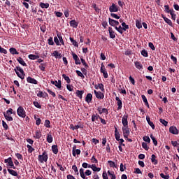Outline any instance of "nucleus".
Here are the masks:
<instances>
[{"label": "nucleus", "mask_w": 179, "mask_h": 179, "mask_svg": "<svg viewBox=\"0 0 179 179\" xmlns=\"http://www.w3.org/2000/svg\"><path fill=\"white\" fill-rule=\"evenodd\" d=\"M15 72L17 75L18 78L22 79H24V71H23V69L20 68V66H16V68L14 69Z\"/></svg>", "instance_id": "f257e3e1"}, {"label": "nucleus", "mask_w": 179, "mask_h": 179, "mask_svg": "<svg viewBox=\"0 0 179 179\" xmlns=\"http://www.w3.org/2000/svg\"><path fill=\"white\" fill-rule=\"evenodd\" d=\"M80 175L81 178L87 179V178H86V176H92V171L87 170L85 172V169H83V168H81L80 169Z\"/></svg>", "instance_id": "f03ea898"}, {"label": "nucleus", "mask_w": 179, "mask_h": 179, "mask_svg": "<svg viewBox=\"0 0 179 179\" xmlns=\"http://www.w3.org/2000/svg\"><path fill=\"white\" fill-rule=\"evenodd\" d=\"M17 115H19V117H22V118L26 117V111H24V109L22 106H20L17 108Z\"/></svg>", "instance_id": "7ed1b4c3"}, {"label": "nucleus", "mask_w": 179, "mask_h": 179, "mask_svg": "<svg viewBox=\"0 0 179 179\" xmlns=\"http://www.w3.org/2000/svg\"><path fill=\"white\" fill-rule=\"evenodd\" d=\"M47 160H48V155H45V152H43L42 155H38V161L41 163H45L47 162Z\"/></svg>", "instance_id": "20e7f679"}, {"label": "nucleus", "mask_w": 179, "mask_h": 179, "mask_svg": "<svg viewBox=\"0 0 179 179\" xmlns=\"http://www.w3.org/2000/svg\"><path fill=\"white\" fill-rule=\"evenodd\" d=\"M122 129L124 138H128V136H129V134H130L129 128H128V126L123 127Z\"/></svg>", "instance_id": "39448f33"}, {"label": "nucleus", "mask_w": 179, "mask_h": 179, "mask_svg": "<svg viewBox=\"0 0 179 179\" xmlns=\"http://www.w3.org/2000/svg\"><path fill=\"white\" fill-rule=\"evenodd\" d=\"M5 163H8V166L11 167V169H15L16 167H15V165L13 164V161H12V158L9 157L8 159H5Z\"/></svg>", "instance_id": "423d86ee"}, {"label": "nucleus", "mask_w": 179, "mask_h": 179, "mask_svg": "<svg viewBox=\"0 0 179 179\" xmlns=\"http://www.w3.org/2000/svg\"><path fill=\"white\" fill-rule=\"evenodd\" d=\"M94 93L96 99H99V100L104 99V94L101 92H97V91L94 90Z\"/></svg>", "instance_id": "0eeeda50"}, {"label": "nucleus", "mask_w": 179, "mask_h": 179, "mask_svg": "<svg viewBox=\"0 0 179 179\" xmlns=\"http://www.w3.org/2000/svg\"><path fill=\"white\" fill-rule=\"evenodd\" d=\"M97 110L99 112V114H106L107 115V114H108V110L106 108H102L101 106L98 107Z\"/></svg>", "instance_id": "6e6552de"}, {"label": "nucleus", "mask_w": 179, "mask_h": 179, "mask_svg": "<svg viewBox=\"0 0 179 179\" xmlns=\"http://www.w3.org/2000/svg\"><path fill=\"white\" fill-rule=\"evenodd\" d=\"M72 55L73 59H74L76 65H80V59H79V57H78V55L76 53H72Z\"/></svg>", "instance_id": "1a4fd4ad"}, {"label": "nucleus", "mask_w": 179, "mask_h": 179, "mask_svg": "<svg viewBox=\"0 0 179 179\" xmlns=\"http://www.w3.org/2000/svg\"><path fill=\"white\" fill-rule=\"evenodd\" d=\"M169 132L173 134V135H178V129L174 126H172L169 128Z\"/></svg>", "instance_id": "9d476101"}, {"label": "nucleus", "mask_w": 179, "mask_h": 179, "mask_svg": "<svg viewBox=\"0 0 179 179\" xmlns=\"http://www.w3.org/2000/svg\"><path fill=\"white\" fill-rule=\"evenodd\" d=\"M110 12H118V6H115L114 3H112L111 6L109 7Z\"/></svg>", "instance_id": "9b49d317"}, {"label": "nucleus", "mask_w": 179, "mask_h": 179, "mask_svg": "<svg viewBox=\"0 0 179 179\" xmlns=\"http://www.w3.org/2000/svg\"><path fill=\"white\" fill-rule=\"evenodd\" d=\"M123 127H128V115H124L122 119Z\"/></svg>", "instance_id": "f8f14e48"}, {"label": "nucleus", "mask_w": 179, "mask_h": 179, "mask_svg": "<svg viewBox=\"0 0 179 179\" xmlns=\"http://www.w3.org/2000/svg\"><path fill=\"white\" fill-rule=\"evenodd\" d=\"M109 20V24L110 26H118V24H120V22L115 20H113V19H111V18H109L108 19Z\"/></svg>", "instance_id": "ddd939ff"}, {"label": "nucleus", "mask_w": 179, "mask_h": 179, "mask_svg": "<svg viewBox=\"0 0 179 179\" xmlns=\"http://www.w3.org/2000/svg\"><path fill=\"white\" fill-rule=\"evenodd\" d=\"M115 100L117 101V104L118 106L117 110H121V108H122V101H121L118 96L115 97Z\"/></svg>", "instance_id": "4468645a"}, {"label": "nucleus", "mask_w": 179, "mask_h": 179, "mask_svg": "<svg viewBox=\"0 0 179 179\" xmlns=\"http://www.w3.org/2000/svg\"><path fill=\"white\" fill-rule=\"evenodd\" d=\"M28 83H32L33 85H37L38 82L36 79L32 78L31 77H28L27 78Z\"/></svg>", "instance_id": "2eb2a0df"}, {"label": "nucleus", "mask_w": 179, "mask_h": 179, "mask_svg": "<svg viewBox=\"0 0 179 179\" xmlns=\"http://www.w3.org/2000/svg\"><path fill=\"white\" fill-rule=\"evenodd\" d=\"M78 24L79 23H78V22H76V20H72L71 21H70V26L71 27H73L74 29H76Z\"/></svg>", "instance_id": "dca6fc26"}, {"label": "nucleus", "mask_w": 179, "mask_h": 179, "mask_svg": "<svg viewBox=\"0 0 179 179\" xmlns=\"http://www.w3.org/2000/svg\"><path fill=\"white\" fill-rule=\"evenodd\" d=\"M17 61L19 62V64H20V65H22V66H27V64L22 57H19L17 59Z\"/></svg>", "instance_id": "f3484780"}, {"label": "nucleus", "mask_w": 179, "mask_h": 179, "mask_svg": "<svg viewBox=\"0 0 179 179\" xmlns=\"http://www.w3.org/2000/svg\"><path fill=\"white\" fill-rule=\"evenodd\" d=\"M88 167L89 169H92L93 171H100V170H101V168H97L95 164L89 165Z\"/></svg>", "instance_id": "a211bd4d"}, {"label": "nucleus", "mask_w": 179, "mask_h": 179, "mask_svg": "<svg viewBox=\"0 0 179 179\" xmlns=\"http://www.w3.org/2000/svg\"><path fill=\"white\" fill-rule=\"evenodd\" d=\"M92 99H93V95L92 94H87L85 97V101H87V103H91Z\"/></svg>", "instance_id": "6ab92c4d"}, {"label": "nucleus", "mask_w": 179, "mask_h": 179, "mask_svg": "<svg viewBox=\"0 0 179 179\" xmlns=\"http://www.w3.org/2000/svg\"><path fill=\"white\" fill-rule=\"evenodd\" d=\"M162 18L164 19V22H166L167 24H169V26H171V27L173 26V22L170 20V19L167 18L163 15H162Z\"/></svg>", "instance_id": "aec40b11"}, {"label": "nucleus", "mask_w": 179, "mask_h": 179, "mask_svg": "<svg viewBox=\"0 0 179 179\" xmlns=\"http://www.w3.org/2000/svg\"><path fill=\"white\" fill-rule=\"evenodd\" d=\"M108 31H109V36L110 38H114L115 37V34L114 33V31H113V28L109 27Z\"/></svg>", "instance_id": "412c9836"}, {"label": "nucleus", "mask_w": 179, "mask_h": 179, "mask_svg": "<svg viewBox=\"0 0 179 179\" xmlns=\"http://www.w3.org/2000/svg\"><path fill=\"white\" fill-rule=\"evenodd\" d=\"M115 139L116 141H120V133L118 132V130L117 129V127H115Z\"/></svg>", "instance_id": "4be33fe9"}, {"label": "nucleus", "mask_w": 179, "mask_h": 179, "mask_svg": "<svg viewBox=\"0 0 179 179\" xmlns=\"http://www.w3.org/2000/svg\"><path fill=\"white\" fill-rule=\"evenodd\" d=\"M8 171L9 174H10L11 176H13L14 177H17V176H18L17 172H16V171H15V170L8 169Z\"/></svg>", "instance_id": "5701e85b"}, {"label": "nucleus", "mask_w": 179, "mask_h": 179, "mask_svg": "<svg viewBox=\"0 0 179 179\" xmlns=\"http://www.w3.org/2000/svg\"><path fill=\"white\" fill-rule=\"evenodd\" d=\"M10 52L13 55H19V52H17V50H16V48H10Z\"/></svg>", "instance_id": "b1692460"}, {"label": "nucleus", "mask_w": 179, "mask_h": 179, "mask_svg": "<svg viewBox=\"0 0 179 179\" xmlns=\"http://www.w3.org/2000/svg\"><path fill=\"white\" fill-rule=\"evenodd\" d=\"M38 97H43L45 98L46 96H48V94L45 92H43L42 91H39L37 94Z\"/></svg>", "instance_id": "393cba45"}, {"label": "nucleus", "mask_w": 179, "mask_h": 179, "mask_svg": "<svg viewBox=\"0 0 179 179\" xmlns=\"http://www.w3.org/2000/svg\"><path fill=\"white\" fill-rule=\"evenodd\" d=\"M147 122H148V124L152 127V129H155V124H153V122L150 121V117H146Z\"/></svg>", "instance_id": "a878e982"}, {"label": "nucleus", "mask_w": 179, "mask_h": 179, "mask_svg": "<svg viewBox=\"0 0 179 179\" xmlns=\"http://www.w3.org/2000/svg\"><path fill=\"white\" fill-rule=\"evenodd\" d=\"M84 93H85L84 91L77 90L76 92V94L77 97H79V99H82V96H83Z\"/></svg>", "instance_id": "bb28decb"}, {"label": "nucleus", "mask_w": 179, "mask_h": 179, "mask_svg": "<svg viewBox=\"0 0 179 179\" xmlns=\"http://www.w3.org/2000/svg\"><path fill=\"white\" fill-rule=\"evenodd\" d=\"M52 150L55 155H57V153H58V145H53L52 146Z\"/></svg>", "instance_id": "cd10ccee"}, {"label": "nucleus", "mask_w": 179, "mask_h": 179, "mask_svg": "<svg viewBox=\"0 0 179 179\" xmlns=\"http://www.w3.org/2000/svg\"><path fill=\"white\" fill-rule=\"evenodd\" d=\"M3 115L6 118V120H7V121H13V117H12V116L6 114L5 112L3 113Z\"/></svg>", "instance_id": "c85d7f7f"}, {"label": "nucleus", "mask_w": 179, "mask_h": 179, "mask_svg": "<svg viewBox=\"0 0 179 179\" xmlns=\"http://www.w3.org/2000/svg\"><path fill=\"white\" fill-rule=\"evenodd\" d=\"M28 57L29 58V59L34 60V59H38V58H40V56L36 55H29Z\"/></svg>", "instance_id": "c756f323"}, {"label": "nucleus", "mask_w": 179, "mask_h": 179, "mask_svg": "<svg viewBox=\"0 0 179 179\" xmlns=\"http://www.w3.org/2000/svg\"><path fill=\"white\" fill-rule=\"evenodd\" d=\"M135 66H136V68H137V69H143V66L139 62H135Z\"/></svg>", "instance_id": "7c9ffc66"}, {"label": "nucleus", "mask_w": 179, "mask_h": 179, "mask_svg": "<svg viewBox=\"0 0 179 179\" xmlns=\"http://www.w3.org/2000/svg\"><path fill=\"white\" fill-rule=\"evenodd\" d=\"M40 6H41V8L48 9V8L50 7V3H40Z\"/></svg>", "instance_id": "2f4dec72"}, {"label": "nucleus", "mask_w": 179, "mask_h": 179, "mask_svg": "<svg viewBox=\"0 0 179 179\" xmlns=\"http://www.w3.org/2000/svg\"><path fill=\"white\" fill-rule=\"evenodd\" d=\"M108 174L110 178L111 179H116L117 177H115V174H114V172H110V171H108Z\"/></svg>", "instance_id": "473e14b6"}, {"label": "nucleus", "mask_w": 179, "mask_h": 179, "mask_svg": "<svg viewBox=\"0 0 179 179\" xmlns=\"http://www.w3.org/2000/svg\"><path fill=\"white\" fill-rule=\"evenodd\" d=\"M164 8L166 13H171V12H174V10H170V7H169V5H165Z\"/></svg>", "instance_id": "72a5a7b5"}, {"label": "nucleus", "mask_w": 179, "mask_h": 179, "mask_svg": "<svg viewBox=\"0 0 179 179\" xmlns=\"http://www.w3.org/2000/svg\"><path fill=\"white\" fill-rule=\"evenodd\" d=\"M150 137L152 139L155 146H157V140H156V138L153 136V134H150Z\"/></svg>", "instance_id": "f704fd0d"}, {"label": "nucleus", "mask_w": 179, "mask_h": 179, "mask_svg": "<svg viewBox=\"0 0 179 179\" xmlns=\"http://www.w3.org/2000/svg\"><path fill=\"white\" fill-rule=\"evenodd\" d=\"M100 118H101L100 116L99 115H97V114L92 115V122H94V121H96V120H99Z\"/></svg>", "instance_id": "c9c22d12"}, {"label": "nucleus", "mask_w": 179, "mask_h": 179, "mask_svg": "<svg viewBox=\"0 0 179 179\" xmlns=\"http://www.w3.org/2000/svg\"><path fill=\"white\" fill-rule=\"evenodd\" d=\"M122 29H123L124 31H127V30H128V29H129V26L127 25V24L125 22H122Z\"/></svg>", "instance_id": "e433bc0d"}, {"label": "nucleus", "mask_w": 179, "mask_h": 179, "mask_svg": "<svg viewBox=\"0 0 179 179\" xmlns=\"http://www.w3.org/2000/svg\"><path fill=\"white\" fill-rule=\"evenodd\" d=\"M151 157H152L151 158L152 163H154V164H157V161L156 159V155H152Z\"/></svg>", "instance_id": "4c0bfd02"}, {"label": "nucleus", "mask_w": 179, "mask_h": 179, "mask_svg": "<svg viewBox=\"0 0 179 179\" xmlns=\"http://www.w3.org/2000/svg\"><path fill=\"white\" fill-rule=\"evenodd\" d=\"M47 142H48V143H52V136H51L50 134H48L47 136Z\"/></svg>", "instance_id": "58836bf2"}, {"label": "nucleus", "mask_w": 179, "mask_h": 179, "mask_svg": "<svg viewBox=\"0 0 179 179\" xmlns=\"http://www.w3.org/2000/svg\"><path fill=\"white\" fill-rule=\"evenodd\" d=\"M52 55L55 57V58H61V54L58 52V51L55 50L53 52Z\"/></svg>", "instance_id": "ea45409f"}, {"label": "nucleus", "mask_w": 179, "mask_h": 179, "mask_svg": "<svg viewBox=\"0 0 179 179\" xmlns=\"http://www.w3.org/2000/svg\"><path fill=\"white\" fill-rule=\"evenodd\" d=\"M108 163L109 164L110 167L115 168L117 167V164H115V162L113 161H108Z\"/></svg>", "instance_id": "a19ab883"}, {"label": "nucleus", "mask_w": 179, "mask_h": 179, "mask_svg": "<svg viewBox=\"0 0 179 179\" xmlns=\"http://www.w3.org/2000/svg\"><path fill=\"white\" fill-rule=\"evenodd\" d=\"M55 85L56 87H57L58 89H61V87H62L61 80L55 81Z\"/></svg>", "instance_id": "79ce46f5"}, {"label": "nucleus", "mask_w": 179, "mask_h": 179, "mask_svg": "<svg viewBox=\"0 0 179 179\" xmlns=\"http://www.w3.org/2000/svg\"><path fill=\"white\" fill-rule=\"evenodd\" d=\"M57 36L61 44H62L64 45L65 43H64V39H62V36H61V34H57Z\"/></svg>", "instance_id": "37998d69"}, {"label": "nucleus", "mask_w": 179, "mask_h": 179, "mask_svg": "<svg viewBox=\"0 0 179 179\" xmlns=\"http://www.w3.org/2000/svg\"><path fill=\"white\" fill-rule=\"evenodd\" d=\"M70 41L74 47H78V42H76V41H75L73 38L70 37Z\"/></svg>", "instance_id": "c03bdc74"}, {"label": "nucleus", "mask_w": 179, "mask_h": 179, "mask_svg": "<svg viewBox=\"0 0 179 179\" xmlns=\"http://www.w3.org/2000/svg\"><path fill=\"white\" fill-rule=\"evenodd\" d=\"M136 26L138 29H142V23H141V21L137 20L136 21Z\"/></svg>", "instance_id": "a18cd8bd"}, {"label": "nucleus", "mask_w": 179, "mask_h": 179, "mask_svg": "<svg viewBox=\"0 0 179 179\" xmlns=\"http://www.w3.org/2000/svg\"><path fill=\"white\" fill-rule=\"evenodd\" d=\"M76 72L78 76H80V78H82V79H85V76L83 75V73H82V72H80V71L77 70Z\"/></svg>", "instance_id": "49530a36"}, {"label": "nucleus", "mask_w": 179, "mask_h": 179, "mask_svg": "<svg viewBox=\"0 0 179 179\" xmlns=\"http://www.w3.org/2000/svg\"><path fill=\"white\" fill-rule=\"evenodd\" d=\"M159 121H160L161 124H162V125H164V127H167V124H169L168 121H166L164 119H160Z\"/></svg>", "instance_id": "de8ad7c7"}, {"label": "nucleus", "mask_w": 179, "mask_h": 179, "mask_svg": "<svg viewBox=\"0 0 179 179\" xmlns=\"http://www.w3.org/2000/svg\"><path fill=\"white\" fill-rule=\"evenodd\" d=\"M62 78H64V80H66L67 83H71V79L68 76H66L65 74L62 75Z\"/></svg>", "instance_id": "09e8293b"}, {"label": "nucleus", "mask_w": 179, "mask_h": 179, "mask_svg": "<svg viewBox=\"0 0 179 179\" xmlns=\"http://www.w3.org/2000/svg\"><path fill=\"white\" fill-rule=\"evenodd\" d=\"M160 177H162V178H164V179H169L170 178V176L169 174L164 175V173H160Z\"/></svg>", "instance_id": "8fccbe9b"}, {"label": "nucleus", "mask_w": 179, "mask_h": 179, "mask_svg": "<svg viewBox=\"0 0 179 179\" xmlns=\"http://www.w3.org/2000/svg\"><path fill=\"white\" fill-rule=\"evenodd\" d=\"M142 148L145 149V150H149V147L148 146V143L145 142L142 143Z\"/></svg>", "instance_id": "3c124183"}, {"label": "nucleus", "mask_w": 179, "mask_h": 179, "mask_svg": "<svg viewBox=\"0 0 179 179\" xmlns=\"http://www.w3.org/2000/svg\"><path fill=\"white\" fill-rule=\"evenodd\" d=\"M141 55H143V57H148L149 56L148 54V51L146 50H143L141 51Z\"/></svg>", "instance_id": "603ef678"}, {"label": "nucleus", "mask_w": 179, "mask_h": 179, "mask_svg": "<svg viewBox=\"0 0 179 179\" xmlns=\"http://www.w3.org/2000/svg\"><path fill=\"white\" fill-rule=\"evenodd\" d=\"M97 88L100 89L101 92H104V85L103 84H98L97 87H96V89Z\"/></svg>", "instance_id": "864d4df0"}, {"label": "nucleus", "mask_w": 179, "mask_h": 179, "mask_svg": "<svg viewBox=\"0 0 179 179\" xmlns=\"http://www.w3.org/2000/svg\"><path fill=\"white\" fill-rule=\"evenodd\" d=\"M72 169L75 171L76 174H77V176H79V171L78 170V167L76 166V165H73L72 166Z\"/></svg>", "instance_id": "5fc2aeb1"}, {"label": "nucleus", "mask_w": 179, "mask_h": 179, "mask_svg": "<svg viewBox=\"0 0 179 179\" xmlns=\"http://www.w3.org/2000/svg\"><path fill=\"white\" fill-rule=\"evenodd\" d=\"M80 59H81V62H82L83 65H84L85 68H86V69H87V68H89V65H87V63H86V61L82 58Z\"/></svg>", "instance_id": "6e6d98bb"}, {"label": "nucleus", "mask_w": 179, "mask_h": 179, "mask_svg": "<svg viewBox=\"0 0 179 179\" xmlns=\"http://www.w3.org/2000/svg\"><path fill=\"white\" fill-rule=\"evenodd\" d=\"M143 140L144 141V142H148V143H150V138H149V136H145L143 138Z\"/></svg>", "instance_id": "4d7b16f0"}, {"label": "nucleus", "mask_w": 179, "mask_h": 179, "mask_svg": "<svg viewBox=\"0 0 179 179\" xmlns=\"http://www.w3.org/2000/svg\"><path fill=\"white\" fill-rule=\"evenodd\" d=\"M50 120H46L45 121V127L46 128H51V126L50 125Z\"/></svg>", "instance_id": "13d9d810"}, {"label": "nucleus", "mask_w": 179, "mask_h": 179, "mask_svg": "<svg viewBox=\"0 0 179 179\" xmlns=\"http://www.w3.org/2000/svg\"><path fill=\"white\" fill-rule=\"evenodd\" d=\"M27 148L29 153H31V152H33V150H34V148L33 147H31V145H27Z\"/></svg>", "instance_id": "bf43d9fd"}, {"label": "nucleus", "mask_w": 179, "mask_h": 179, "mask_svg": "<svg viewBox=\"0 0 179 179\" xmlns=\"http://www.w3.org/2000/svg\"><path fill=\"white\" fill-rule=\"evenodd\" d=\"M0 52L1 54H7L8 51L6 50V49H4L3 48L0 46Z\"/></svg>", "instance_id": "052dcab7"}, {"label": "nucleus", "mask_w": 179, "mask_h": 179, "mask_svg": "<svg viewBox=\"0 0 179 179\" xmlns=\"http://www.w3.org/2000/svg\"><path fill=\"white\" fill-rule=\"evenodd\" d=\"M148 45H149L150 48H151V50H152V51H155V50H156V48H155V45H153L152 43L150 42L148 43Z\"/></svg>", "instance_id": "680f3d73"}, {"label": "nucleus", "mask_w": 179, "mask_h": 179, "mask_svg": "<svg viewBox=\"0 0 179 179\" xmlns=\"http://www.w3.org/2000/svg\"><path fill=\"white\" fill-rule=\"evenodd\" d=\"M34 106L36 107V108H41V105L37 101H34Z\"/></svg>", "instance_id": "e2e57ef3"}, {"label": "nucleus", "mask_w": 179, "mask_h": 179, "mask_svg": "<svg viewBox=\"0 0 179 179\" xmlns=\"http://www.w3.org/2000/svg\"><path fill=\"white\" fill-rule=\"evenodd\" d=\"M110 16L112 17H113L114 19H120V16H118V15L113 13H110Z\"/></svg>", "instance_id": "0e129e2a"}, {"label": "nucleus", "mask_w": 179, "mask_h": 179, "mask_svg": "<svg viewBox=\"0 0 179 179\" xmlns=\"http://www.w3.org/2000/svg\"><path fill=\"white\" fill-rule=\"evenodd\" d=\"M36 139H40V138H41V133L40 131H36Z\"/></svg>", "instance_id": "69168bd1"}, {"label": "nucleus", "mask_w": 179, "mask_h": 179, "mask_svg": "<svg viewBox=\"0 0 179 179\" xmlns=\"http://www.w3.org/2000/svg\"><path fill=\"white\" fill-rule=\"evenodd\" d=\"M171 59L173 60L174 64H177V57H174L173 55H171Z\"/></svg>", "instance_id": "338daca9"}, {"label": "nucleus", "mask_w": 179, "mask_h": 179, "mask_svg": "<svg viewBox=\"0 0 179 179\" xmlns=\"http://www.w3.org/2000/svg\"><path fill=\"white\" fill-rule=\"evenodd\" d=\"M102 177L103 179H108V176L107 175V173L106 171L103 173Z\"/></svg>", "instance_id": "774afa93"}]
</instances>
